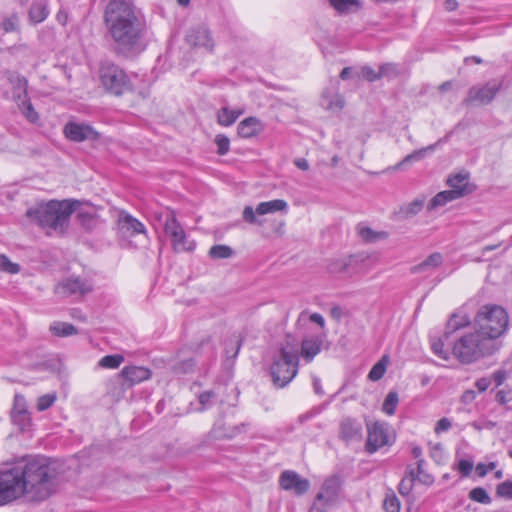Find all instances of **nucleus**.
Segmentation results:
<instances>
[{"label": "nucleus", "mask_w": 512, "mask_h": 512, "mask_svg": "<svg viewBox=\"0 0 512 512\" xmlns=\"http://www.w3.org/2000/svg\"><path fill=\"white\" fill-rule=\"evenodd\" d=\"M118 226L120 233L125 237L146 233L143 223L127 213H120Z\"/></svg>", "instance_id": "nucleus-21"}, {"label": "nucleus", "mask_w": 512, "mask_h": 512, "mask_svg": "<svg viewBox=\"0 0 512 512\" xmlns=\"http://www.w3.org/2000/svg\"><path fill=\"white\" fill-rule=\"evenodd\" d=\"M19 28V19L16 14L0 18V30L5 33L17 31Z\"/></svg>", "instance_id": "nucleus-44"}, {"label": "nucleus", "mask_w": 512, "mask_h": 512, "mask_svg": "<svg viewBox=\"0 0 512 512\" xmlns=\"http://www.w3.org/2000/svg\"><path fill=\"white\" fill-rule=\"evenodd\" d=\"M470 324V320L468 316L461 314H453L449 321L447 322L446 332L444 333V338L447 339L448 335L452 332L457 331L463 327H466Z\"/></svg>", "instance_id": "nucleus-35"}, {"label": "nucleus", "mask_w": 512, "mask_h": 512, "mask_svg": "<svg viewBox=\"0 0 512 512\" xmlns=\"http://www.w3.org/2000/svg\"><path fill=\"white\" fill-rule=\"evenodd\" d=\"M496 400L500 404H506L512 401V390L511 389H501L496 394Z\"/></svg>", "instance_id": "nucleus-60"}, {"label": "nucleus", "mask_w": 512, "mask_h": 512, "mask_svg": "<svg viewBox=\"0 0 512 512\" xmlns=\"http://www.w3.org/2000/svg\"><path fill=\"white\" fill-rule=\"evenodd\" d=\"M165 233L167 236H169L173 248L176 251H186L192 249L191 244H188L186 241L185 231L177 221L174 212H170L167 215L165 221Z\"/></svg>", "instance_id": "nucleus-13"}, {"label": "nucleus", "mask_w": 512, "mask_h": 512, "mask_svg": "<svg viewBox=\"0 0 512 512\" xmlns=\"http://www.w3.org/2000/svg\"><path fill=\"white\" fill-rule=\"evenodd\" d=\"M497 495L512 500V482L505 481L497 486Z\"/></svg>", "instance_id": "nucleus-54"}, {"label": "nucleus", "mask_w": 512, "mask_h": 512, "mask_svg": "<svg viewBox=\"0 0 512 512\" xmlns=\"http://www.w3.org/2000/svg\"><path fill=\"white\" fill-rule=\"evenodd\" d=\"M381 77H393L399 73L398 66L392 63H387L380 66Z\"/></svg>", "instance_id": "nucleus-57"}, {"label": "nucleus", "mask_w": 512, "mask_h": 512, "mask_svg": "<svg viewBox=\"0 0 512 512\" xmlns=\"http://www.w3.org/2000/svg\"><path fill=\"white\" fill-rule=\"evenodd\" d=\"M500 345H492L489 339L477 330L458 337L452 345L453 356L462 364H471L479 359L492 355Z\"/></svg>", "instance_id": "nucleus-4"}, {"label": "nucleus", "mask_w": 512, "mask_h": 512, "mask_svg": "<svg viewBox=\"0 0 512 512\" xmlns=\"http://www.w3.org/2000/svg\"><path fill=\"white\" fill-rule=\"evenodd\" d=\"M240 433V428L234 425H227L224 421L219 420L214 424L212 434L215 438H233Z\"/></svg>", "instance_id": "nucleus-31"}, {"label": "nucleus", "mask_w": 512, "mask_h": 512, "mask_svg": "<svg viewBox=\"0 0 512 512\" xmlns=\"http://www.w3.org/2000/svg\"><path fill=\"white\" fill-rule=\"evenodd\" d=\"M447 185L450 187L449 191L456 197L462 198L471 194L475 190V185L470 183L469 173H457L451 175L447 179Z\"/></svg>", "instance_id": "nucleus-18"}, {"label": "nucleus", "mask_w": 512, "mask_h": 512, "mask_svg": "<svg viewBox=\"0 0 512 512\" xmlns=\"http://www.w3.org/2000/svg\"><path fill=\"white\" fill-rule=\"evenodd\" d=\"M103 18L118 52L128 55L143 49L146 25L132 3L125 0L109 1Z\"/></svg>", "instance_id": "nucleus-2"}, {"label": "nucleus", "mask_w": 512, "mask_h": 512, "mask_svg": "<svg viewBox=\"0 0 512 512\" xmlns=\"http://www.w3.org/2000/svg\"><path fill=\"white\" fill-rule=\"evenodd\" d=\"M366 450L369 453L376 452L379 448L389 445L388 424L384 422H367Z\"/></svg>", "instance_id": "nucleus-12"}, {"label": "nucleus", "mask_w": 512, "mask_h": 512, "mask_svg": "<svg viewBox=\"0 0 512 512\" xmlns=\"http://www.w3.org/2000/svg\"><path fill=\"white\" fill-rule=\"evenodd\" d=\"M322 341L319 337H306L301 343V356L306 362H311L321 351Z\"/></svg>", "instance_id": "nucleus-24"}, {"label": "nucleus", "mask_w": 512, "mask_h": 512, "mask_svg": "<svg viewBox=\"0 0 512 512\" xmlns=\"http://www.w3.org/2000/svg\"><path fill=\"white\" fill-rule=\"evenodd\" d=\"M387 363H388V357L387 356H383L382 359L380 361H378L370 370L369 374H368V378L371 380V381H378L380 380L385 372H386V368H387Z\"/></svg>", "instance_id": "nucleus-40"}, {"label": "nucleus", "mask_w": 512, "mask_h": 512, "mask_svg": "<svg viewBox=\"0 0 512 512\" xmlns=\"http://www.w3.org/2000/svg\"><path fill=\"white\" fill-rule=\"evenodd\" d=\"M51 332L60 337H67L77 334V329L74 325L66 322H54L50 326Z\"/></svg>", "instance_id": "nucleus-37"}, {"label": "nucleus", "mask_w": 512, "mask_h": 512, "mask_svg": "<svg viewBox=\"0 0 512 512\" xmlns=\"http://www.w3.org/2000/svg\"><path fill=\"white\" fill-rule=\"evenodd\" d=\"M56 400H57V393L56 392H51V393L44 394V395H42V396L37 398L36 409L39 412L46 411L50 407H52L54 405Z\"/></svg>", "instance_id": "nucleus-42"}, {"label": "nucleus", "mask_w": 512, "mask_h": 512, "mask_svg": "<svg viewBox=\"0 0 512 512\" xmlns=\"http://www.w3.org/2000/svg\"><path fill=\"white\" fill-rule=\"evenodd\" d=\"M93 284L87 279L81 277H68L55 286V293L63 296H74L77 298L92 292Z\"/></svg>", "instance_id": "nucleus-11"}, {"label": "nucleus", "mask_w": 512, "mask_h": 512, "mask_svg": "<svg viewBox=\"0 0 512 512\" xmlns=\"http://www.w3.org/2000/svg\"><path fill=\"white\" fill-rule=\"evenodd\" d=\"M65 136L74 142H82L85 140H96L99 133L90 125L78 122H69L64 126Z\"/></svg>", "instance_id": "nucleus-17"}, {"label": "nucleus", "mask_w": 512, "mask_h": 512, "mask_svg": "<svg viewBox=\"0 0 512 512\" xmlns=\"http://www.w3.org/2000/svg\"><path fill=\"white\" fill-rule=\"evenodd\" d=\"M442 263V256L439 253H433L428 256L422 263L414 266L412 271L414 273L423 272L428 268H435Z\"/></svg>", "instance_id": "nucleus-39"}, {"label": "nucleus", "mask_w": 512, "mask_h": 512, "mask_svg": "<svg viewBox=\"0 0 512 512\" xmlns=\"http://www.w3.org/2000/svg\"><path fill=\"white\" fill-rule=\"evenodd\" d=\"M352 260V256L331 260L327 265V270L332 275L349 274Z\"/></svg>", "instance_id": "nucleus-32"}, {"label": "nucleus", "mask_w": 512, "mask_h": 512, "mask_svg": "<svg viewBox=\"0 0 512 512\" xmlns=\"http://www.w3.org/2000/svg\"><path fill=\"white\" fill-rule=\"evenodd\" d=\"M436 144L429 145L427 147L413 151L412 153L405 156L402 161L396 164L393 169L398 170L403 168L405 165L424 159L428 154L435 150Z\"/></svg>", "instance_id": "nucleus-27"}, {"label": "nucleus", "mask_w": 512, "mask_h": 512, "mask_svg": "<svg viewBox=\"0 0 512 512\" xmlns=\"http://www.w3.org/2000/svg\"><path fill=\"white\" fill-rule=\"evenodd\" d=\"M340 437L347 443L359 442L363 437V428L359 421L352 418H345L340 424Z\"/></svg>", "instance_id": "nucleus-19"}, {"label": "nucleus", "mask_w": 512, "mask_h": 512, "mask_svg": "<svg viewBox=\"0 0 512 512\" xmlns=\"http://www.w3.org/2000/svg\"><path fill=\"white\" fill-rule=\"evenodd\" d=\"M398 402V394L394 391H390L383 402V412L389 416L393 415L395 413Z\"/></svg>", "instance_id": "nucleus-46"}, {"label": "nucleus", "mask_w": 512, "mask_h": 512, "mask_svg": "<svg viewBox=\"0 0 512 512\" xmlns=\"http://www.w3.org/2000/svg\"><path fill=\"white\" fill-rule=\"evenodd\" d=\"M400 507V500L395 495V493L392 491L387 493L383 501L384 510L386 512H399Z\"/></svg>", "instance_id": "nucleus-48"}, {"label": "nucleus", "mask_w": 512, "mask_h": 512, "mask_svg": "<svg viewBox=\"0 0 512 512\" xmlns=\"http://www.w3.org/2000/svg\"><path fill=\"white\" fill-rule=\"evenodd\" d=\"M361 76L370 82H373V81L381 78L380 70L378 72H376L374 69H372L369 66L362 67Z\"/></svg>", "instance_id": "nucleus-58"}, {"label": "nucleus", "mask_w": 512, "mask_h": 512, "mask_svg": "<svg viewBox=\"0 0 512 512\" xmlns=\"http://www.w3.org/2000/svg\"><path fill=\"white\" fill-rule=\"evenodd\" d=\"M331 5L341 13L357 10L360 7L359 0H330Z\"/></svg>", "instance_id": "nucleus-41"}, {"label": "nucleus", "mask_w": 512, "mask_h": 512, "mask_svg": "<svg viewBox=\"0 0 512 512\" xmlns=\"http://www.w3.org/2000/svg\"><path fill=\"white\" fill-rule=\"evenodd\" d=\"M233 249L227 245H214L209 250L212 259H227L233 255Z\"/></svg>", "instance_id": "nucleus-43"}, {"label": "nucleus", "mask_w": 512, "mask_h": 512, "mask_svg": "<svg viewBox=\"0 0 512 512\" xmlns=\"http://www.w3.org/2000/svg\"><path fill=\"white\" fill-rule=\"evenodd\" d=\"M55 466L48 459L36 457L0 471V506L22 496L29 501H44L58 487Z\"/></svg>", "instance_id": "nucleus-1"}, {"label": "nucleus", "mask_w": 512, "mask_h": 512, "mask_svg": "<svg viewBox=\"0 0 512 512\" xmlns=\"http://www.w3.org/2000/svg\"><path fill=\"white\" fill-rule=\"evenodd\" d=\"M436 144L429 145L427 147L413 151L412 153L405 156L402 161L396 164L393 169L398 170L403 168L405 165L424 159L428 154L435 150Z\"/></svg>", "instance_id": "nucleus-28"}, {"label": "nucleus", "mask_w": 512, "mask_h": 512, "mask_svg": "<svg viewBox=\"0 0 512 512\" xmlns=\"http://www.w3.org/2000/svg\"><path fill=\"white\" fill-rule=\"evenodd\" d=\"M496 468L495 462H490L488 465L479 463L476 466V473L479 477H484L490 470H493Z\"/></svg>", "instance_id": "nucleus-62"}, {"label": "nucleus", "mask_w": 512, "mask_h": 512, "mask_svg": "<svg viewBox=\"0 0 512 512\" xmlns=\"http://www.w3.org/2000/svg\"><path fill=\"white\" fill-rule=\"evenodd\" d=\"M457 200L456 197L449 191H441L437 193L427 204V210L433 211L437 208L445 206L447 203Z\"/></svg>", "instance_id": "nucleus-34"}, {"label": "nucleus", "mask_w": 512, "mask_h": 512, "mask_svg": "<svg viewBox=\"0 0 512 512\" xmlns=\"http://www.w3.org/2000/svg\"><path fill=\"white\" fill-rule=\"evenodd\" d=\"M0 271L8 274H17L20 271V266L10 261L7 256L0 254Z\"/></svg>", "instance_id": "nucleus-51"}, {"label": "nucleus", "mask_w": 512, "mask_h": 512, "mask_svg": "<svg viewBox=\"0 0 512 512\" xmlns=\"http://www.w3.org/2000/svg\"><path fill=\"white\" fill-rule=\"evenodd\" d=\"M103 87L115 95H122L130 89V81L125 71L113 63H104L100 68Z\"/></svg>", "instance_id": "nucleus-7"}, {"label": "nucleus", "mask_w": 512, "mask_h": 512, "mask_svg": "<svg viewBox=\"0 0 512 512\" xmlns=\"http://www.w3.org/2000/svg\"><path fill=\"white\" fill-rule=\"evenodd\" d=\"M299 355L295 347L289 348V343L280 349L273 357L270 374L273 383L278 388L285 387L298 373Z\"/></svg>", "instance_id": "nucleus-6"}, {"label": "nucleus", "mask_w": 512, "mask_h": 512, "mask_svg": "<svg viewBox=\"0 0 512 512\" xmlns=\"http://www.w3.org/2000/svg\"><path fill=\"white\" fill-rule=\"evenodd\" d=\"M9 82L12 84L14 91L13 96L19 100L27 96V80L17 74H10Z\"/></svg>", "instance_id": "nucleus-36"}, {"label": "nucleus", "mask_w": 512, "mask_h": 512, "mask_svg": "<svg viewBox=\"0 0 512 512\" xmlns=\"http://www.w3.org/2000/svg\"><path fill=\"white\" fill-rule=\"evenodd\" d=\"M426 198L424 196L418 197L410 203L401 207V212L405 217H412L417 215L424 207Z\"/></svg>", "instance_id": "nucleus-38"}, {"label": "nucleus", "mask_w": 512, "mask_h": 512, "mask_svg": "<svg viewBox=\"0 0 512 512\" xmlns=\"http://www.w3.org/2000/svg\"><path fill=\"white\" fill-rule=\"evenodd\" d=\"M476 330L489 339L492 345H499L497 339L507 330L509 317L507 311L496 304L483 305L474 317Z\"/></svg>", "instance_id": "nucleus-5"}, {"label": "nucleus", "mask_w": 512, "mask_h": 512, "mask_svg": "<svg viewBox=\"0 0 512 512\" xmlns=\"http://www.w3.org/2000/svg\"><path fill=\"white\" fill-rule=\"evenodd\" d=\"M19 107H20L23 115L26 117V119L29 122L35 123L38 121V119H39L38 113L34 110L30 101H28L24 98L23 101L21 102V104H19Z\"/></svg>", "instance_id": "nucleus-49"}, {"label": "nucleus", "mask_w": 512, "mask_h": 512, "mask_svg": "<svg viewBox=\"0 0 512 512\" xmlns=\"http://www.w3.org/2000/svg\"><path fill=\"white\" fill-rule=\"evenodd\" d=\"M123 361L124 357L122 355L114 354L102 357L98 364L102 368L116 369L123 363Z\"/></svg>", "instance_id": "nucleus-45"}, {"label": "nucleus", "mask_w": 512, "mask_h": 512, "mask_svg": "<svg viewBox=\"0 0 512 512\" xmlns=\"http://www.w3.org/2000/svg\"><path fill=\"white\" fill-rule=\"evenodd\" d=\"M507 379V373L504 370H498L493 374V380L496 386H500Z\"/></svg>", "instance_id": "nucleus-63"}, {"label": "nucleus", "mask_w": 512, "mask_h": 512, "mask_svg": "<svg viewBox=\"0 0 512 512\" xmlns=\"http://www.w3.org/2000/svg\"><path fill=\"white\" fill-rule=\"evenodd\" d=\"M279 485L282 489L293 491L296 495H303L310 488V482L292 470H286L281 473Z\"/></svg>", "instance_id": "nucleus-16"}, {"label": "nucleus", "mask_w": 512, "mask_h": 512, "mask_svg": "<svg viewBox=\"0 0 512 512\" xmlns=\"http://www.w3.org/2000/svg\"><path fill=\"white\" fill-rule=\"evenodd\" d=\"M215 395L212 391H206L199 395V403L202 409L209 407L214 399Z\"/></svg>", "instance_id": "nucleus-59"}, {"label": "nucleus", "mask_w": 512, "mask_h": 512, "mask_svg": "<svg viewBox=\"0 0 512 512\" xmlns=\"http://www.w3.org/2000/svg\"><path fill=\"white\" fill-rule=\"evenodd\" d=\"M475 386L479 392H484L489 388L490 380L488 378H480L475 382Z\"/></svg>", "instance_id": "nucleus-64"}, {"label": "nucleus", "mask_w": 512, "mask_h": 512, "mask_svg": "<svg viewBox=\"0 0 512 512\" xmlns=\"http://www.w3.org/2000/svg\"><path fill=\"white\" fill-rule=\"evenodd\" d=\"M243 113L244 111L242 109L223 107L217 113V121L221 126H231Z\"/></svg>", "instance_id": "nucleus-33"}, {"label": "nucleus", "mask_w": 512, "mask_h": 512, "mask_svg": "<svg viewBox=\"0 0 512 512\" xmlns=\"http://www.w3.org/2000/svg\"><path fill=\"white\" fill-rule=\"evenodd\" d=\"M473 469V462L468 459H461L457 463V470L462 474V476L467 477L471 474Z\"/></svg>", "instance_id": "nucleus-56"}, {"label": "nucleus", "mask_w": 512, "mask_h": 512, "mask_svg": "<svg viewBox=\"0 0 512 512\" xmlns=\"http://www.w3.org/2000/svg\"><path fill=\"white\" fill-rule=\"evenodd\" d=\"M186 41L193 47L204 48L207 51H212L214 46L210 33L204 26L191 29L186 35Z\"/></svg>", "instance_id": "nucleus-20"}, {"label": "nucleus", "mask_w": 512, "mask_h": 512, "mask_svg": "<svg viewBox=\"0 0 512 512\" xmlns=\"http://www.w3.org/2000/svg\"><path fill=\"white\" fill-rule=\"evenodd\" d=\"M469 498L481 504H490L491 498L487 491L482 487H477L469 492Z\"/></svg>", "instance_id": "nucleus-50"}, {"label": "nucleus", "mask_w": 512, "mask_h": 512, "mask_svg": "<svg viewBox=\"0 0 512 512\" xmlns=\"http://www.w3.org/2000/svg\"><path fill=\"white\" fill-rule=\"evenodd\" d=\"M436 144L429 145L427 147L413 151L412 153L405 156L402 161L396 164L393 169L398 170L403 168L405 165L424 159L428 154L435 150Z\"/></svg>", "instance_id": "nucleus-29"}, {"label": "nucleus", "mask_w": 512, "mask_h": 512, "mask_svg": "<svg viewBox=\"0 0 512 512\" xmlns=\"http://www.w3.org/2000/svg\"><path fill=\"white\" fill-rule=\"evenodd\" d=\"M77 220L85 229H92L97 224L96 209L93 206H83L79 201L77 210Z\"/></svg>", "instance_id": "nucleus-23"}, {"label": "nucleus", "mask_w": 512, "mask_h": 512, "mask_svg": "<svg viewBox=\"0 0 512 512\" xmlns=\"http://www.w3.org/2000/svg\"><path fill=\"white\" fill-rule=\"evenodd\" d=\"M151 377V371L143 366L124 367L120 374L117 375L116 381L126 388H130L135 384L148 380Z\"/></svg>", "instance_id": "nucleus-15"}, {"label": "nucleus", "mask_w": 512, "mask_h": 512, "mask_svg": "<svg viewBox=\"0 0 512 512\" xmlns=\"http://www.w3.org/2000/svg\"><path fill=\"white\" fill-rule=\"evenodd\" d=\"M358 232L360 237L366 242H376L387 237L385 232H375L369 227H361Z\"/></svg>", "instance_id": "nucleus-47"}, {"label": "nucleus", "mask_w": 512, "mask_h": 512, "mask_svg": "<svg viewBox=\"0 0 512 512\" xmlns=\"http://www.w3.org/2000/svg\"><path fill=\"white\" fill-rule=\"evenodd\" d=\"M339 482L336 478L327 479L321 486L309 512H326L337 500Z\"/></svg>", "instance_id": "nucleus-10"}, {"label": "nucleus", "mask_w": 512, "mask_h": 512, "mask_svg": "<svg viewBox=\"0 0 512 512\" xmlns=\"http://www.w3.org/2000/svg\"><path fill=\"white\" fill-rule=\"evenodd\" d=\"M452 426V423L451 421L448 419V418H441L437 423H436V426H435V433L436 434H440L442 432H446L448 431Z\"/></svg>", "instance_id": "nucleus-61"}, {"label": "nucleus", "mask_w": 512, "mask_h": 512, "mask_svg": "<svg viewBox=\"0 0 512 512\" xmlns=\"http://www.w3.org/2000/svg\"><path fill=\"white\" fill-rule=\"evenodd\" d=\"M431 349L433 353L443 360L449 359L448 352L444 349V342L442 339H434L431 341Z\"/></svg>", "instance_id": "nucleus-53"}, {"label": "nucleus", "mask_w": 512, "mask_h": 512, "mask_svg": "<svg viewBox=\"0 0 512 512\" xmlns=\"http://www.w3.org/2000/svg\"><path fill=\"white\" fill-rule=\"evenodd\" d=\"M264 124L256 117H248L242 120L237 127V133L241 138H252L261 134Z\"/></svg>", "instance_id": "nucleus-22"}, {"label": "nucleus", "mask_w": 512, "mask_h": 512, "mask_svg": "<svg viewBox=\"0 0 512 512\" xmlns=\"http://www.w3.org/2000/svg\"><path fill=\"white\" fill-rule=\"evenodd\" d=\"M78 205V200H50L29 208L26 216L46 235H63L69 226L70 217L77 210Z\"/></svg>", "instance_id": "nucleus-3"}, {"label": "nucleus", "mask_w": 512, "mask_h": 512, "mask_svg": "<svg viewBox=\"0 0 512 512\" xmlns=\"http://www.w3.org/2000/svg\"><path fill=\"white\" fill-rule=\"evenodd\" d=\"M501 88V83L489 81L483 85L472 86L468 90L463 103L472 106L487 105L495 98Z\"/></svg>", "instance_id": "nucleus-9"}, {"label": "nucleus", "mask_w": 512, "mask_h": 512, "mask_svg": "<svg viewBox=\"0 0 512 512\" xmlns=\"http://www.w3.org/2000/svg\"><path fill=\"white\" fill-rule=\"evenodd\" d=\"M345 104L344 98L338 92L325 90L322 94L321 105L332 112H339Z\"/></svg>", "instance_id": "nucleus-25"}, {"label": "nucleus", "mask_w": 512, "mask_h": 512, "mask_svg": "<svg viewBox=\"0 0 512 512\" xmlns=\"http://www.w3.org/2000/svg\"><path fill=\"white\" fill-rule=\"evenodd\" d=\"M288 203L283 199H274L266 202H260L255 209L252 206H245L242 212L243 220L251 225H262L263 221L258 216L272 214L276 212L286 213Z\"/></svg>", "instance_id": "nucleus-8"}, {"label": "nucleus", "mask_w": 512, "mask_h": 512, "mask_svg": "<svg viewBox=\"0 0 512 512\" xmlns=\"http://www.w3.org/2000/svg\"><path fill=\"white\" fill-rule=\"evenodd\" d=\"M11 420L21 431L29 430L32 425V418L28 410L26 399L21 394L14 396Z\"/></svg>", "instance_id": "nucleus-14"}, {"label": "nucleus", "mask_w": 512, "mask_h": 512, "mask_svg": "<svg viewBox=\"0 0 512 512\" xmlns=\"http://www.w3.org/2000/svg\"><path fill=\"white\" fill-rule=\"evenodd\" d=\"M28 14L32 24L43 22L49 15L48 0H34Z\"/></svg>", "instance_id": "nucleus-26"}, {"label": "nucleus", "mask_w": 512, "mask_h": 512, "mask_svg": "<svg viewBox=\"0 0 512 512\" xmlns=\"http://www.w3.org/2000/svg\"><path fill=\"white\" fill-rule=\"evenodd\" d=\"M215 144L217 145V153L219 155H225L230 149V140L224 134H218L215 136Z\"/></svg>", "instance_id": "nucleus-52"}, {"label": "nucleus", "mask_w": 512, "mask_h": 512, "mask_svg": "<svg viewBox=\"0 0 512 512\" xmlns=\"http://www.w3.org/2000/svg\"><path fill=\"white\" fill-rule=\"evenodd\" d=\"M241 347V340L238 337L231 338L226 347V353L231 357H236Z\"/></svg>", "instance_id": "nucleus-55"}, {"label": "nucleus", "mask_w": 512, "mask_h": 512, "mask_svg": "<svg viewBox=\"0 0 512 512\" xmlns=\"http://www.w3.org/2000/svg\"><path fill=\"white\" fill-rule=\"evenodd\" d=\"M424 464V459H419L417 461L416 471L411 469L408 473L413 482L418 481L423 485L430 486L434 482V477L424 469Z\"/></svg>", "instance_id": "nucleus-30"}]
</instances>
